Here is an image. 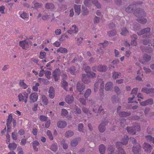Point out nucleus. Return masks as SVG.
I'll return each instance as SVG.
<instances>
[{
  "instance_id": "1",
  "label": "nucleus",
  "mask_w": 154,
  "mask_h": 154,
  "mask_svg": "<svg viewBox=\"0 0 154 154\" xmlns=\"http://www.w3.org/2000/svg\"><path fill=\"white\" fill-rule=\"evenodd\" d=\"M134 14L137 17H142V18L137 19V20L139 22L142 23H144L146 22L147 20L146 19L143 18V17H145L146 15V13L143 10H141L139 11H136L134 13Z\"/></svg>"
},
{
  "instance_id": "2",
  "label": "nucleus",
  "mask_w": 154,
  "mask_h": 154,
  "mask_svg": "<svg viewBox=\"0 0 154 154\" xmlns=\"http://www.w3.org/2000/svg\"><path fill=\"white\" fill-rule=\"evenodd\" d=\"M117 148V150L115 153L114 147L112 146L109 147L107 150L108 154H126L124 149L120 146H118Z\"/></svg>"
},
{
  "instance_id": "3",
  "label": "nucleus",
  "mask_w": 154,
  "mask_h": 154,
  "mask_svg": "<svg viewBox=\"0 0 154 154\" xmlns=\"http://www.w3.org/2000/svg\"><path fill=\"white\" fill-rule=\"evenodd\" d=\"M130 140L134 145L132 148V151L134 154H139L141 149L140 145L138 143L135 144L137 141L134 138L131 137Z\"/></svg>"
},
{
  "instance_id": "4",
  "label": "nucleus",
  "mask_w": 154,
  "mask_h": 154,
  "mask_svg": "<svg viewBox=\"0 0 154 154\" xmlns=\"http://www.w3.org/2000/svg\"><path fill=\"white\" fill-rule=\"evenodd\" d=\"M104 86L103 81L101 79L97 80L95 83L94 91L95 92L97 91L99 88L101 90H103Z\"/></svg>"
},
{
  "instance_id": "5",
  "label": "nucleus",
  "mask_w": 154,
  "mask_h": 154,
  "mask_svg": "<svg viewBox=\"0 0 154 154\" xmlns=\"http://www.w3.org/2000/svg\"><path fill=\"white\" fill-rule=\"evenodd\" d=\"M28 95L29 94L25 91L19 93L18 96L19 101L26 103L27 102Z\"/></svg>"
},
{
  "instance_id": "6",
  "label": "nucleus",
  "mask_w": 154,
  "mask_h": 154,
  "mask_svg": "<svg viewBox=\"0 0 154 154\" xmlns=\"http://www.w3.org/2000/svg\"><path fill=\"white\" fill-rule=\"evenodd\" d=\"M140 130V127L138 124L134 127H128L127 128V131L132 134H135L137 132L139 131Z\"/></svg>"
},
{
  "instance_id": "7",
  "label": "nucleus",
  "mask_w": 154,
  "mask_h": 154,
  "mask_svg": "<svg viewBox=\"0 0 154 154\" xmlns=\"http://www.w3.org/2000/svg\"><path fill=\"white\" fill-rule=\"evenodd\" d=\"M92 2L95 5L97 8H101V5L98 3L97 0H94L92 1L91 0H85L84 3L85 6L89 7L91 5Z\"/></svg>"
},
{
  "instance_id": "8",
  "label": "nucleus",
  "mask_w": 154,
  "mask_h": 154,
  "mask_svg": "<svg viewBox=\"0 0 154 154\" xmlns=\"http://www.w3.org/2000/svg\"><path fill=\"white\" fill-rule=\"evenodd\" d=\"M150 30V29L149 28H146L140 32H137V33L139 35H143V36H146V37L149 38V34Z\"/></svg>"
},
{
  "instance_id": "9",
  "label": "nucleus",
  "mask_w": 154,
  "mask_h": 154,
  "mask_svg": "<svg viewBox=\"0 0 154 154\" xmlns=\"http://www.w3.org/2000/svg\"><path fill=\"white\" fill-rule=\"evenodd\" d=\"M128 136L126 135H125L122 138L121 142H117L116 143V147H118V146H120L121 144L126 145L128 143Z\"/></svg>"
},
{
  "instance_id": "10",
  "label": "nucleus",
  "mask_w": 154,
  "mask_h": 154,
  "mask_svg": "<svg viewBox=\"0 0 154 154\" xmlns=\"http://www.w3.org/2000/svg\"><path fill=\"white\" fill-rule=\"evenodd\" d=\"M67 32L70 34L77 33L78 32V29L77 26L75 24L72 25L70 29L67 31Z\"/></svg>"
},
{
  "instance_id": "11",
  "label": "nucleus",
  "mask_w": 154,
  "mask_h": 154,
  "mask_svg": "<svg viewBox=\"0 0 154 154\" xmlns=\"http://www.w3.org/2000/svg\"><path fill=\"white\" fill-rule=\"evenodd\" d=\"M143 146L145 151L148 153H150L152 149L151 145L146 143H144Z\"/></svg>"
},
{
  "instance_id": "12",
  "label": "nucleus",
  "mask_w": 154,
  "mask_h": 154,
  "mask_svg": "<svg viewBox=\"0 0 154 154\" xmlns=\"http://www.w3.org/2000/svg\"><path fill=\"white\" fill-rule=\"evenodd\" d=\"M38 98V95L35 92L32 93L29 97L30 100L31 102H35L36 101Z\"/></svg>"
},
{
  "instance_id": "13",
  "label": "nucleus",
  "mask_w": 154,
  "mask_h": 154,
  "mask_svg": "<svg viewBox=\"0 0 154 154\" xmlns=\"http://www.w3.org/2000/svg\"><path fill=\"white\" fill-rule=\"evenodd\" d=\"M60 74V70L59 69H57L54 71L53 75L55 81H57L59 79Z\"/></svg>"
},
{
  "instance_id": "14",
  "label": "nucleus",
  "mask_w": 154,
  "mask_h": 154,
  "mask_svg": "<svg viewBox=\"0 0 154 154\" xmlns=\"http://www.w3.org/2000/svg\"><path fill=\"white\" fill-rule=\"evenodd\" d=\"M85 86L79 83H78L77 85V89L79 92L80 94H83V91L85 88Z\"/></svg>"
},
{
  "instance_id": "15",
  "label": "nucleus",
  "mask_w": 154,
  "mask_h": 154,
  "mask_svg": "<svg viewBox=\"0 0 154 154\" xmlns=\"http://www.w3.org/2000/svg\"><path fill=\"white\" fill-rule=\"evenodd\" d=\"M13 118L11 114H10L7 119V125L8 128V131L10 132L11 131L10 124Z\"/></svg>"
},
{
  "instance_id": "16",
  "label": "nucleus",
  "mask_w": 154,
  "mask_h": 154,
  "mask_svg": "<svg viewBox=\"0 0 154 154\" xmlns=\"http://www.w3.org/2000/svg\"><path fill=\"white\" fill-rule=\"evenodd\" d=\"M153 100L151 99H149L145 101L140 102V103L141 105L146 106L147 105H151L153 104Z\"/></svg>"
},
{
  "instance_id": "17",
  "label": "nucleus",
  "mask_w": 154,
  "mask_h": 154,
  "mask_svg": "<svg viewBox=\"0 0 154 154\" xmlns=\"http://www.w3.org/2000/svg\"><path fill=\"white\" fill-rule=\"evenodd\" d=\"M67 125V123L64 121H59L57 124V126L59 128H65Z\"/></svg>"
},
{
  "instance_id": "18",
  "label": "nucleus",
  "mask_w": 154,
  "mask_h": 154,
  "mask_svg": "<svg viewBox=\"0 0 154 154\" xmlns=\"http://www.w3.org/2000/svg\"><path fill=\"white\" fill-rule=\"evenodd\" d=\"M151 59V57L150 56L145 55L143 58V59H141L140 58H139V61L143 64H144L146 61H148L149 60Z\"/></svg>"
},
{
  "instance_id": "19",
  "label": "nucleus",
  "mask_w": 154,
  "mask_h": 154,
  "mask_svg": "<svg viewBox=\"0 0 154 154\" xmlns=\"http://www.w3.org/2000/svg\"><path fill=\"white\" fill-rule=\"evenodd\" d=\"M141 91L146 93L147 94H150L154 93V89H148L146 88H143L142 89Z\"/></svg>"
},
{
  "instance_id": "20",
  "label": "nucleus",
  "mask_w": 154,
  "mask_h": 154,
  "mask_svg": "<svg viewBox=\"0 0 154 154\" xmlns=\"http://www.w3.org/2000/svg\"><path fill=\"white\" fill-rule=\"evenodd\" d=\"M132 41L131 43V45L132 46H136L137 45L136 39L137 38V36L135 34H134L131 36Z\"/></svg>"
},
{
  "instance_id": "21",
  "label": "nucleus",
  "mask_w": 154,
  "mask_h": 154,
  "mask_svg": "<svg viewBox=\"0 0 154 154\" xmlns=\"http://www.w3.org/2000/svg\"><path fill=\"white\" fill-rule=\"evenodd\" d=\"M107 69V67L104 65H99L97 66V70L100 72H105Z\"/></svg>"
},
{
  "instance_id": "22",
  "label": "nucleus",
  "mask_w": 154,
  "mask_h": 154,
  "mask_svg": "<svg viewBox=\"0 0 154 154\" xmlns=\"http://www.w3.org/2000/svg\"><path fill=\"white\" fill-rule=\"evenodd\" d=\"M19 44L20 46L22 47L23 49H25L28 46V43L26 40L20 41Z\"/></svg>"
},
{
  "instance_id": "23",
  "label": "nucleus",
  "mask_w": 154,
  "mask_h": 154,
  "mask_svg": "<svg viewBox=\"0 0 154 154\" xmlns=\"http://www.w3.org/2000/svg\"><path fill=\"white\" fill-rule=\"evenodd\" d=\"M65 100L67 103L70 104L73 101L74 97L72 96L68 95L66 97Z\"/></svg>"
},
{
  "instance_id": "24",
  "label": "nucleus",
  "mask_w": 154,
  "mask_h": 154,
  "mask_svg": "<svg viewBox=\"0 0 154 154\" xmlns=\"http://www.w3.org/2000/svg\"><path fill=\"white\" fill-rule=\"evenodd\" d=\"M49 97L51 99L54 98L55 96L54 89L52 87L50 88L49 91Z\"/></svg>"
},
{
  "instance_id": "25",
  "label": "nucleus",
  "mask_w": 154,
  "mask_h": 154,
  "mask_svg": "<svg viewBox=\"0 0 154 154\" xmlns=\"http://www.w3.org/2000/svg\"><path fill=\"white\" fill-rule=\"evenodd\" d=\"M82 80L85 84H88L90 82V80L87 77L85 74H83L82 75Z\"/></svg>"
},
{
  "instance_id": "26",
  "label": "nucleus",
  "mask_w": 154,
  "mask_h": 154,
  "mask_svg": "<svg viewBox=\"0 0 154 154\" xmlns=\"http://www.w3.org/2000/svg\"><path fill=\"white\" fill-rule=\"evenodd\" d=\"M32 143L34 151H38V149L37 146H38L39 145V142L37 140H35L33 141L32 142Z\"/></svg>"
},
{
  "instance_id": "27",
  "label": "nucleus",
  "mask_w": 154,
  "mask_h": 154,
  "mask_svg": "<svg viewBox=\"0 0 154 154\" xmlns=\"http://www.w3.org/2000/svg\"><path fill=\"white\" fill-rule=\"evenodd\" d=\"M112 87V83L111 82L107 83L105 86V89L106 91L111 90Z\"/></svg>"
},
{
  "instance_id": "28",
  "label": "nucleus",
  "mask_w": 154,
  "mask_h": 154,
  "mask_svg": "<svg viewBox=\"0 0 154 154\" xmlns=\"http://www.w3.org/2000/svg\"><path fill=\"white\" fill-rule=\"evenodd\" d=\"M8 144H9L8 146L10 150H14L16 149L17 147L16 144L14 143H12Z\"/></svg>"
},
{
  "instance_id": "29",
  "label": "nucleus",
  "mask_w": 154,
  "mask_h": 154,
  "mask_svg": "<svg viewBox=\"0 0 154 154\" xmlns=\"http://www.w3.org/2000/svg\"><path fill=\"white\" fill-rule=\"evenodd\" d=\"M107 124V123L104 122L100 125L99 127L100 131L101 132H103L105 130V128L103 125H106Z\"/></svg>"
},
{
  "instance_id": "30",
  "label": "nucleus",
  "mask_w": 154,
  "mask_h": 154,
  "mask_svg": "<svg viewBox=\"0 0 154 154\" xmlns=\"http://www.w3.org/2000/svg\"><path fill=\"white\" fill-rule=\"evenodd\" d=\"M19 85L24 89H26L28 87V86L24 82V80H20V81Z\"/></svg>"
},
{
  "instance_id": "31",
  "label": "nucleus",
  "mask_w": 154,
  "mask_h": 154,
  "mask_svg": "<svg viewBox=\"0 0 154 154\" xmlns=\"http://www.w3.org/2000/svg\"><path fill=\"white\" fill-rule=\"evenodd\" d=\"M74 9L75 12L76 14L79 15L81 12V5H75Z\"/></svg>"
},
{
  "instance_id": "32",
  "label": "nucleus",
  "mask_w": 154,
  "mask_h": 154,
  "mask_svg": "<svg viewBox=\"0 0 154 154\" xmlns=\"http://www.w3.org/2000/svg\"><path fill=\"white\" fill-rule=\"evenodd\" d=\"M99 150L101 154H104L105 153L106 149L104 145L102 144L100 146Z\"/></svg>"
},
{
  "instance_id": "33",
  "label": "nucleus",
  "mask_w": 154,
  "mask_h": 154,
  "mask_svg": "<svg viewBox=\"0 0 154 154\" xmlns=\"http://www.w3.org/2000/svg\"><path fill=\"white\" fill-rule=\"evenodd\" d=\"M82 14L84 16L87 15L89 13V11L87 8L84 6H82Z\"/></svg>"
},
{
  "instance_id": "34",
  "label": "nucleus",
  "mask_w": 154,
  "mask_h": 154,
  "mask_svg": "<svg viewBox=\"0 0 154 154\" xmlns=\"http://www.w3.org/2000/svg\"><path fill=\"white\" fill-rule=\"evenodd\" d=\"M20 17L22 19H24L28 17L27 14L24 12L20 11L19 12Z\"/></svg>"
},
{
  "instance_id": "35",
  "label": "nucleus",
  "mask_w": 154,
  "mask_h": 154,
  "mask_svg": "<svg viewBox=\"0 0 154 154\" xmlns=\"http://www.w3.org/2000/svg\"><path fill=\"white\" fill-rule=\"evenodd\" d=\"M57 52H60L61 53L64 54L66 53L67 52V49L65 48L60 47L57 50Z\"/></svg>"
},
{
  "instance_id": "36",
  "label": "nucleus",
  "mask_w": 154,
  "mask_h": 154,
  "mask_svg": "<svg viewBox=\"0 0 154 154\" xmlns=\"http://www.w3.org/2000/svg\"><path fill=\"white\" fill-rule=\"evenodd\" d=\"M78 140L75 139H73L70 142V145L71 146L75 147L77 146L78 144Z\"/></svg>"
},
{
  "instance_id": "37",
  "label": "nucleus",
  "mask_w": 154,
  "mask_h": 154,
  "mask_svg": "<svg viewBox=\"0 0 154 154\" xmlns=\"http://www.w3.org/2000/svg\"><path fill=\"white\" fill-rule=\"evenodd\" d=\"M91 91L90 89H87L84 94V97L85 99H87L91 94Z\"/></svg>"
},
{
  "instance_id": "38",
  "label": "nucleus",
  "mask_w": 154,
  "mask_h": 154,
  "mask_svg": "<svg viewBox=\"0 0 154 154\" xmlns=\"http://www.w3.org/2000/svg\"><path fill=\"white\" fill-rule=\"evenodd\" d=\"M121 74L120 72L114 71L112 73V78L115 79L118 78L121 76Z\"/></svg>"
},
{
  "instance_id": "39",
  "label": "nucleus",
  "mask_w": 154,
  "mask_h": 154,
  "mask_svg": "<svg viewBox=\"0 0 154 154\" xmlns=\"http://www.w3.org/2000/svg\"><path fill=\"white\" fill-rule=\"evenodd\" d=\"M42 102L45 105H47L48 103V100L47 97L44 95L42 96Z\"/></svg>"
},
{
  "instance_id": "40",
  "label": "nucleus",
  "mask_w": 154,
  "mask_h": 154,
  "mask_svg": "<svg viewBox=\"0 0 154 154\" xmlns=\"http://www.w3.org/2000/svg\"><path fill=\"white\" fill-rule=\"evenodd\" d=\"M74 134L73 132L71 131H69L65 133V136L67 138L70 137Z\"/></svg>"
},
{
  "instance_id": "41",
  "label": "nucleus",
  "mask_w": 154,
  "mask_h": 154,
  "mask_svg": "<svg viewBox=\"0 0 154 154\" xmlns=\"http://www.w3.org/2000/svg\"><path fill=\"white\" fill-rule=\"evenodd\" d=\"M67 71L72 75H75L76 73L75 67L74 66H72Z\"/></svg>"
},
{
  "instance_id": "42",
  "label": "nucleus",
  "mask_w": 154,
  "mask_h": 154,
  "mask_svg": "<svg viewBox=\"0 0 154 154\" xmlns=\"http://www.w3.org/2000/svg\"><path fill=\"white\" fill-rule=\"evenodd\" d=\"M86 66V64H83V67L84 69L86 72L88 74L91 72V68L89 66Z\"/></svg>"
},
{
  "instance_id": "43",
  "label": "nucleus",
  "mask_w": 154,
  "mask_h": 154,
  "mask_svg": "<svg viewBox=\"0 0 154 154\" xmlns=\"http://www.w3.org/2000/svg\"><path fill=\"white\" fill-rule=\"evenodd\" d=\"M46 134L50 140H53L54 137L51 131L48 130L46 132Z\"/></svg>"
},
{
  "instance_id": "44",
  "label": "nucleus",
  "mask_w": 154,
  "mask_h": 154,
  "mask_svg": "<svg viewBox=\"0 0 154 154\" xmlns=\"http://www.w3.org/2000/svg\"><path fill=\"white\" fill-rule=\"evenodd\" d=\"M128 31L125 27H123L122 29V32L120 34L122 35H125L128 33Z\"/></svg>"
},
{
  "instance_id": "45",
  "label": "nucleus",
  "mask_w": 154,
  "mask_h": 154,
  "mask_svg": "<svg viewBox=\"0 0 154 154\" xmlns=\"http://www.w3.org/2000/svg\"><path fill=\"white\" fill-rule=\"evenodd\" d=\"M133 8V5H130L128 8H126L125 11L127 12L131 13L132 11Z\"/></svg>"
},
{
  "instance_id": "46",
  "label": "nucleus",
  "mask_w": 154,
  "mask_h": 154,
  "mask_svg": "<svg viewBox=\"0 0 154 154\" xmlns=\"http://www.w3.org/2000/svg\"><path fill=\"white\" fill-rule=\"evenodd\" d=\"M68 114V111L65 109H63L61 111V115L62 116H66Z\"/></svg>"
},
{
  "instance_id": "47",
  "label": "nucleus",
  "mask_w": 154,
  "mask_h": 154,
  "mask_svg": "<svg viewBox=\"0 0 154 154\" xmlns=\"http://www.w3.org/2000/svg\"><path fill=\"white\" fill-rule=\"evenodd\" d=\"M116 34V31L115 30H113L108 32L107 34L109 36H112L115 35Z\"/></svg>"
},
{
  "instance_id": "48",
  "label": "nucleus",
  "mask_w": 154,
  "mask_h": 154,
  "mask_svg": "<svg viewBox=\"0 0 154 154\" xmlns=\"http://www.w3.org/2000/svg\"><path fill=\"white\" fill-rule=\"evenodd\" d=\"M11 136L14 140H16L17 139L18 134L17 132H12L11 134Z\"/></svg>"
},
{
  "instance_id": "49",
  "label": "nucleus",
  "mask_w": 154,
  "mask_h": 154,
  "mask_svg": "<svg viewBox=\"0 0 154 154\" xmlns=\"http://www.w3.org/2000/svg\"><path fill=\"white\" fill-rule=\"evenodd\" d=\"M54 7V5L52 3H47L45 5V8L48 9H53Z\"/></svg>"
},
{
  "instance_id": "50",
  "label": "nucleus",
  "mask_w": 154,
  "mask_h": 154,
  "mask_svg": "<svg viewBox=\"0 0 154 154\" xmlns=\"http://www.w3.org/2000/svg\"><path fill=\"white\" fill-rule=\"evenodd\" d=\"M61 84L63 88L66 91H67V87L68 85L67 83L66 82L63 81L62 82Z\"/></svg>"
},
{
  "instance_id": "51",
  "label": "nucleus",
  "mask_w": 154,
  "mask_h": 154,
  "mask_svg": "<svg viewBox=\"0 0 154 154\" xmlns=\"http://www.w3.org/2000/svg\"><path fill=\"white\" fill-rule=\"evenodd\" d=\"M83 127V125L82 124L80 123L78 125V131L80 132H84Z\"/></svg>"
},
{
  "instance_id": "52",
  "label": "nucleus",
  "mask_w": 154,
  "mask_h": 154,
  "mask_svg": "<svg viewBox=\"0 0 154 154\" xmlns=\"http://www.w3.org/2000/svg\"><path fill=\"white\" fill-rule=\"evenodd\" d=\"M50 149L54 152L56 151L57 149V144L56 143L52 144L50 148Z\"/></svg>"
},
{
  "instance_id": "53",
  "label": "nucleus",
  "mask_w": 154,
  "mask_h": 154,
  "mask_svg": "<svg viewBox=\"0 0 154 154\" xmlns=\"http://www.w3.org/2000/svg\"><path fill=\"white\" fill-rule=\"evenodd\" d=\"M88 75L89 78H94L95 77L96 74L95 73L93 72H90L89 73H88Z\"/></svg>"
},
{
  "instance_id": "54",
  "label": "nucleus",
  "mask_w": 154,
  "mask_h": 154,
  "mask_svg": "<svg viewBox=\"0 0 154 154\" xmlns=\"http://www.w3.org/2000/svg\"><path fill=\"white\" fill-rule=\"evenodd\" d=\"M130 114L129 112L122 111L121 113L120 114L119 116L121 117H125L129 116Z\"/></svg>"
},
{
  "instance_id": "55",
  "label": "nucleus",
  "mask_w": 154,
  "mask_h": 154,
  "mask_svg": "<svg viewBox=\"0 0 154 154\" xmlns=\"http://www.w3.org/2000/svg\"><path fill=\"white\" fill-rule=\"evenodd\" d=\"M40 120L43 122H45L47 120L48 117L44 115H41L39 116Z\"/></svg>"
},
{
  "instance_id": "56",
  "label": "nucleus",
  "mask_w": 154,
  "mask_h": 154,
  "mask_svg": "<svg viewBox=\"0 0 154 154\" xmlns=\"http://www.w3.org/2000/svg\"><path fill=\"white\" fill-rule=\"evenodd\" d=\"M73 110H74L76 113L80 114L81 113V111L79 107L75 106Z\"/></svg>"
},
{
  "instance_id": "57",
  "label": "nucleus",
  "mask_w": 154,
  "mask_h": 154,
  "mask_svg": "<svg viewBox=\"0 0 154 154\" xmlns=\"http://www.w3.org/2000/svg\"><path fill=\"white\" fill-rule=\"evenodd\" d=\"M44 73L46 77L48 79H50V76L51 74V72L50 71H47L45 72Z\"/></svg>"
},
{
  "instance_id": "58",
  "label": "nucleus",
  "mask_w": 154,
  "mask_h": 154,
  "mask_svg": "<svg viewBox=\"0 0 154 154\" xmlns=\"http://www.w3.org/2000/svg\"><path fill=\"white\" fill-rule=\"evenodd\" d=\"M51 15L53 16V14H51V15L46 14L45 15H43L42 16V19L44 20H46L49 19L50 17V16Z\"/></svg>"
},
{
  "instance_id": "59",
  "label": "nucleus",
  "mask_w": 154,
  "mask_h": 154,
  "mask_svg": "<svg viewBox=\"0 0 154 154\" xmlns=\"http://www.w3.org/2000/svg\"><path fill=\"white\" fill-rule=\"evenodd\" d=\"M138 88H134L132 90L131 93V94L134 95V96H135L136 95V94L138 91Z\"/></svg>"
},
{
  "instance_id": "60",
  "label": "nucleus",
  "mask_w": 154,
  "mask_h": 154,
  "mask_svg": "<svg viewBox=\"0 0 154 154\" xmlns=\"http://www.w3.org/2000/svg\"><path fill=\"white\" fill-rule=\"evenodd\" d=\"M39 86V84L38 83H37L35 84V85L33 86L32 87V90L34 91H37L38 90V87Z\"/></svg>"
},
{
  "instance_id": "61",
  "label": "nucleus",
  "mask_w": 154,
  "mask_h": 154,
  "mask_svg": "<svg viewBox=\"0 0 154 154\" xmlns=\"http://www.w3.org/2000/svg\"><path fill=\"white\" fill-rule=\"evenodd\" d=\"M100 18L97 16H95L93 22L94 23H98L100 21Z\"/></svg>"
},
{
  "instance_id": "62",
  "label": "nucleus",
  "mask_w": 154,
  "mask_h": 154,
  "mask_svg": "<svg viewBox=\"0 0 154 154\" xmlns=\"http://www.w3.org/2000/svg\"><path fill=\"white\" fill-rule=\"evenodd\" d=\"M33 3L34 5V8L35 9L39 8L42 6V5L40 3L35 2H33Z\"/></svg>"
},
{
  "instance_id": "63",
  "label": "nucleus",
  "mask_w": 154,
  "mask_h": 154,
  "mask_svg": "<svg viewBox=\"0 0 154 154\" xmlns=\"http://www.w3.org/2000/svg\"><path fill=\"white\" fill-rule=\"evenodd\" d=\"M46 56V53L44 52H41L39 56V57L41 59H42L45 57Z\"/></svg>"
},
{
  "instance_id": "64",
  "label": "nucleus",
  "mask_w": 154,
  "mask_h": 154,
  "mask_svg": "<svg viewBox=\"0 0 154 154\" xmlns=\"http://www.w3.org/2000/svg\"><path fill=\"white\" fill-rule=\"evenodd\" d=\"M82 111L88 115V114H91L89 110L86 107H84L83 108Z\"/></svg>"
}]
</instances>
